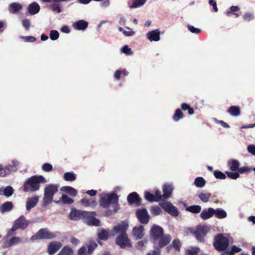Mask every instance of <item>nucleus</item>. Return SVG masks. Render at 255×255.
I'll list each match as a JSON object with an SVG mask.
<instances>
[{"instance_id":"nucleus-1","label":"nucleus","mask_w":255,"mask_h":255,"mask_svg":"<svg viewBox=\"0 0 255 255\" xmlns=\"http://www.w3.org/2000/svg\"><path fill=\"white\" fill-rule=\"evenodd\" d=\"M119 196L115 193L102 195L99 200L100 205L104 208H108L112 205L113 210H107L105 212V216L109 217L116 213L119 210Z\"/></svg>"},{"instance_id":"nucleus-2","label":"nucleus","mask_w":255,"mask_h":255,"mask_svg":"<svg viewBox=\"0 0 255 255\" xmlns=\"http://www.w3.org/2000/svg\"><path fill=\"white\" fill-rule=\"evenodd\" d=\"M46 182V179L41 175L32 176L25 182L23 190L24 192H35L39 189L40 183Z\"/></svg>"},{"instance_id":"nucleus-3","label":"nucleus","mask_w":255,"mask_h":255,"mask_svg":"<svg viewBox=\"0 0 255 255\" xmlns=\"http://www.w3.org/2000/svg\"><path fill=\"white\" fill-rule=\"evenodd\" d=\"M59 187L58 184H50L45 187L42 201L44 206L47 205L52 201L53 196L58 191Z\"/></svg>"},{"instance_id":"nucleus-4","label":"nucleus","mask_w":255,"mask_h":255,"mask_svg":"<svg viewBox=\"0 0 255 255\" xmlns=\"http://www.w3.org/2000/svg\"><path fill=\"white\" fill-rule=\"evenodd\" d=\"M29 222L26 220L25 217L23 216L19 217L16 220L10 230L7 232L8 236H13L15 234V231L18 229L23 230L25 229L28 226Z\"/></svg>"},{"instance_id":"nucleus-5","label":"nucleus","mask_w":255,"mask_h":255,"mask_svg":"<svg viewBox=\"0 0 255 255\" xmlns=\"http://www.w3.org/2000/svg\"><path fill=\"white\" fill-rule=\"evenodd\" d=\"M229 245V239L222 234H218L214 238V247L218 251L227 250Z\"/></svg>"},{"instance_id":"nucleus-6","label":"nucleus","mask_w":255,"mask_h":255,"mask_svg":"<svg viewBox=\"0 0 255 255\" xmlns=\"http://www.w3.org/2000/svg\"><path fill=\"white\" fill-rule=\"evenodd\" d=\"M56 237V234L51 232L47 228H42L40 229L35 235L31 238V241L38 240H50L55 238Z\"/></svg>"},{"instance_id":"nucleus-7","label":"nucleus","mask_w":255,"mask_h":255,"mask_svg":"<svg viewBox=\"0 0 255 255\" xmlns=\"http://www.w3.org/2000/svg\"><path fill=\"white\" fill-rule=\"evenodd\" d=\"M209 230L210 228L206 225H198L195 230V232H194V235L199 242H204L205 241L204 237Z\"/></svg>"},{"instance_id":"nucleus-8","label":"nucleus","mask_w":255,"mask_h":255,"mask_svg":"<svg viewBox=\"0 0 255 255\" xmlns=\"http://www.w3.org/2000/svg\"><path fill=\"white\" fill-rule=\"evenodd\" d=\"M160 206L166 212L171 215L177 217L179 215V212L177 208L172 205L168 201H165L160 203Z\"/></svg>"},{"instance_id":"nucleus-9","label":"nucleus","mask_w":255,"mask_h":255,"mask_svg":"<svg viewBox=\"0 0 255 255\" xmlns=\"http://www.w3.org/2000/svg\"><path fill=\"white\" fill-rule=\"evenodd\" d=\"M171 241V237L169 234L163 235L158 239L156 242L152 241L153 244L154 245V247H157L160 250L161 248H164L166 246L168 245V244Z\"/></svg>"},{"instance_id":"nucleus-10","label":"nucleus","mask_w":255,"mask_h":255,"mask_svg":"<svg viewBox=\"0 0 255 255\" xmlns=\"http://www.w3.org/2000/svg\"><path fill=\"white\" fill-rule=\"evenodd\" d=\"M116 243L122 249H124L127 247H131V244L127 234H119L116 238Z\"/></svg>"},{"instance_id":"nucleus-11","label":"nucleus","mask_w":255,"mask_h":255,"mask_svg":"<svg viewBox=\"0 0 255 255\" xmlns=\"http://www.w3.org/2000/svg\"><path fill=\"white\" fill-rule=\"evenodd\" d=\"M89 215H94V213H89V211L74 210L70 214V217L72 220H78L80 219H85Z\"/></svg>"},{"instance_id":"nucleus-12","label":"nucleus","mask_w":255,"mask_h":255,"mask_svg":"<svg viewBox=\"0 0 255 255\" xmlns=\"http://www.w3.org/2000/svg\"><path fill=\"white\" fill-rule=\"evenodd\" d=\"M164 235V230L161 227L154 225L150 230V236L152 241H157L159 238Z\"/></svg>"},{"instance_id":"nucleus-13","label":"nucleus","mask_w":255,"mask_h":255,"mask_svg":"<svg viewBox=\"0 0 255 255\" xmlns=\"http://www.w3.org/2000/svg\"><path fill=\"white\" fill-rule=\"evenodd\" d=\"M97 246L95 242H90L87 246L88 251L86 247L83 246L78 250V255H90Z\"/></svg>"},{"instance_id":"nucleus-14","label":"nucleus","mask_w":255,"mask_h":255,"mask_svg":"<svg viewBox=\"0 0 255 255\" xmlns=\"http://www.w3.org/2000/svg\"><path fill=\"white\" fill-rule=\"evenodd\" d=\"M136 216L139 221L141 224H147L149 222V216L145 209L137 210Z\"/></svg>"},{"instance_id":"nucleus-15","label":"nucleus","mask_w":255,"mask_h":255,"mask_svg":"<svg viewBox=\"0 0 255 255\" xmlns=\"http://www.w3.org/2000/svg\"><path fill=\"white\" fill-rule=\"evenodd\" d=\"M127 200L129 204L131 205H135L136 206H139L141 203V199L135 192H132L128 195Z\"/></svg>"},{"instance_id":"nucleus-16","label":"nucleus","mask_w":255,"mask_h":255,"mask_svg":"<svg viewBox=\"0 0 255 255\" xmlns=\"http://www.w3.org/2000/svg\"><path fill=\"white\" fill-rule=\"evenodd\" d=\"M62 247V244L58 242H51L47 247V253L49 255L55 254Z\"/></svg>"},{"instance_id":"nucleus-17","label":"nucleus","mask_w":255,"mask_h":255,"mask_svg":"<svg viewBox=\"0 0 255 255\" xmlns=\"http://www.w3.org/2000/svg\"><path fill=\"white\" fill-rule=\"evenodd\" d=\"M22 242L21 239L19 237L14 236L9 240L4 242L2 247L4 249L9 248L13 245L19 244Z\"/></svg>"},{"instance_id":"nucleus-18","label":"nucleus","mask_w":255,"mask_h":255,"mask_svg":"<svg viewBox=\"0 0 255 255\" xmlns=\"http://www.w3.org/2000/svg\"><path fill=\"white\" fill-rule=\"evenodd\" d=\"M173 190V187L171 184H164L162 186V191L163 194L162 197L165 200L168 199L172 195Z\"/></svg>"},{"instance_id":"nucleus-19","label":"nucleus","mask_w":255,"mask_h":255,"mask_svg":"<svg viewBox=\"0 0 255 255\" xmlns=\"http://www.w3.org/2000/svg\"><path fill=\"white\" fill-rule=\"evenodd\" d=\"M128 224L126 222H122L121 224H119L116 226H115L113 229V231L116 233L118 234H126V231L128 228Z\"/></svg>"},{"instance_id":"nucleus-20","label":"nucleus","mask_w":255,"mask_h":255,"mask_svg":"<svg viewBox=\"0 0 255 255\" xmlns=\"http://www.w3.org/2000/svg\"><path fill=\"white\" fill-rule=\"evenodd\" d=\"M39 198L37 196H34L31 198H28L26 204V208L27 211H29L32 208L34 207L37 204Z\"/></svg>"},{"instance_id":"nucleus-21","label":"nucleus","mask_w":255,"mask_h":255,"mask_svg":"<svg viewBox=\"0 0 255 255\" xmlns=\"http://www.w3.org/2000/svg\"><path fill=\"white\" fill-rule=\"evenodd\" d=\"M89 213H94V215H89L88 217H86L85 218V219H87V224L89 225H92L95 226H100V221L99 219L95 218L96 215V213L95 212H89Z\"/></svg>"},{"instance_id":"nucleus-22","label":"nucleus","mask_w":255,"mask_h":255,"mask_svg":"<svg viewBox=\"0 0 255 255\" xmlns=\"http://www.w3.org/2000/svg\"><path fill=\"white\" fill-rule=\"evenodd\" d=\"M133 237L136 239H140L144 236L143 227L140 225L139 227H135L132 229Z\"/></svg>"},{"instance_id":"nucleus-23","label":"nucleus","mask_w":255,"mask_h":255,"mask_svg":"<svg viewBox=\"0 0 255 255\" xmlns=\"http://www.w3.org/2000/svg\"><path fill=\"white\" fill-rule=\"evenodd\" d=\"M147 37L150 41H157L160 39V31L155 29L147 33Z\"/></svg>"},{"instance_id":"nucleus-24","label":"nucleus","mask_w":255,"mask_h":255,"mask_svg":"<svg viewBox=\"0 0 255 255\" xmlns=\"http://www.w3.org/2000/svg\"><path fill=\"white\" fill-rule=\"evenodd\" d=\"M214 215V209L209 208L208 209H204L200 214L201 218L205 220L212 217Z\"/></svg>"},{"instance_id":"nucleus-25","label":"nucleus","mask_w":255,"mask_h":255,"mask_svg":"<svg viewBox=\"0 0 255 255\" xmlns=\"http://www.w3.org/2000/svg\"><path fill=\"white\" fill-rule=\"evenodd\" d=\"M15 166L16 165L14 166L8 165L3 168L2 165H0V176L4 177L6 175L9 174L11 171H15L16 169H13Z\"/></svg>"},{"instance_id":"nucleus-26","label":"nucleus","mask_w":255,"mask_h":255,"mask_svg":"<svg viewBox=\"0 0 255 255\" xmlns=\"http://www.w3.org/2000/svg\"><path fill=\"white\" fill-rule=\"evenodd\" d=\"M146 0H129L128 5L130 8H134L143 5Z\"/></svg>"},{"instance_id":"nucleus-27","label":"nucleus","mask_w":255,"mask_h":255,"mask_svg":"<svg viewBox=\"0 0 255 255\" xmlns=\"http://www.w3.org/2000/svg\"><path fill=\"white\" fill-rule=\"evenodd\" d=\"M88 26V22L84 20H79L73 24V27L77 30H85Z\"/></svg>"},{"instance_id":"nucleus-28","label":"nucleus","mask_w":255,"mask_h":255,"mask_svg":"<svg viewBox=\"0 0 255 255\" xmlns=\"http://www.w3.org/2000/svg\"><path fill=\"white\" fill-rule=\"evenodd\" d=\"M27 9L31 15H34L39 11L40 6L37 3L33 2L29 4Z\"/></svg>"},{"instance_id":"nucleus-29","label":"nucleus","mask_w":255,"mask_h":255,"mask_svg":"<svg viewBox=\"0 0 255 255\" xmlns=\"http://www.w3.org/2000/svg\"><path fill=\"white\" fill-rule=\"evenodd\" d=\"M60 190L61 191L66 193L73 197H75L77 194L76 190L70 186H63L61 188Z\"/></svg>"},{"instance_id":"nucleus-30","label":"nucleus","mask_w":255,"mask_h":255,"mask_svg":"<svg viewBox=\"0 0 255 255\" xmlns=\"http://www.w3.org/2000/svg\"><path fill=\"white\" fill-rule=\"evenodd\" d=\"M13 208V204L11 202L7 201L2 204L0 208V211L2 213L10 211Z\"/></svg>"},{"instance_id":"nucleus-31","label":"nucleus","mask_w":255,"mask_h":255,"mask_svg":"<svg viewBox=\"0 0 255 255\" xmlns=\"http://www.w3.org/2000/svg\"><path fill=\"white\" fill-rule=\"evenodd\" d=\"M22 5L16 2H13L10 4L9 11L12 13H15L22 9Z\"/></svg>"},{"instance_id":"nucleus-32","label":"nucleus","mask_w":255,"mask_h":255,"mask_svg":"<svg viewBox=\"0 0 255 255\" xmlns=\"http://www.w3.org/2000/svg\"><path fill=\"white\" fill-rule=\"evenodd\" d=\"M228 165L230 166V169L232 171H236L239 170L240 162L236 159H233L228 161Z\"/></svg>"},{"instance_id":"nucleus-33","label":"nucleus","mask_w":255,"mask_h":255,"mask_svg":"<svg viewBox=\"0 0 255 255\" xmlns=\"http://www.w3.org/2000/svg\"><path fill=\"white\" fill-rule=\"evenodd\" d=\"M228 112L232 116L237 117L240 115V108L238 106H231L228 110Z\"/></svg>"},{"instance_id":"nucleus-34","label":"nucleus","mask_w":255,"mask_h":255,"mask_svg":"<svg viewBox=\"0 0 255 255\" xmlns=\"http://www.w3.org/2000/svg\"><path fill=\"white\" fill-rule=\"evenodd\" d=\"M214 215L218 219H223L227 216L226 211L220 208L214 209Z\"/></svg>"},{"instance_id":"nucleus-35","label":"nucleus","mask_w":255,"mask_h":255,"mask_svg":"<svg viewBox=\"0 0 255 255\" xmlns=\"http://www.w3.org/2000/svg\"><path fill=\"white\" fill-rule=\"evenodd\" d=\"M98 238L100 240H107L110 236L109 232L105 229H102L98 233Z\"/></svg>"},{"instance_id":"nucleus-36","label":"nucleus","mask_w":255,"mask_h":255,"mask_svg":"<svg viewBox=\"0 0 255 255\" xmlns=\"http://www.w3.org/2000/svg\"><path fill=\"white\" fill-rule=\"evenodd\" d=\"M184 117V115L181 110L180 109H177L176 110L175 113L172 117V119L175 122H178L180 120L183 119Z\"/></svg>"},{"instance_id":"nucleus-37","label":"nucleus","mask_w":255,"mask_h":255,"mask_svg":"<svg viewBox=\"0 0 255 255\" xmlns=\"http://www.w3.org/2000/svg\"><path fill=\"white\" fill-rule=\"evenodd\" d=\"M200 249L198 247H191L185 250V255H198Z\"/></svg>"},{"instance_id":"nucleus-38","label":"nucleus","mask_w":255,"mask_h":255,"mask_svg":"<svg viewBox=\"0 0 255 255\" xmlns=\"http://www.w3.org/2000/svg\"><path fill=\"white\" fill-rule=\"evenodd\" d=\"M186 210L192 213L197 214L201 212V207L199 205H192L187 207Z\"/></svg>"},{"instance_id":"nucleus-39","label":"nucleus","mask_w":255,"mask_h":255,"mask_svg":"<svg viewBox=\"0 0 255 255\" xmlns=\"http://www.w3.org/2000/svg\"><path fill=\"white\" fill-rule=\"evenodd\" d=\"M240 10V8L238 6H232L230 7L229 9L226 11V14L228 16H229L230 14L233 13L234 15L236 17H238L239 15L236 13V12L239 11Z\"/></svg>"},{"instance_id":"nucleus-40","label":"nucleus","mask_w":255,"mask_h":255,"mask_svg":"<svg viewBox=\"0 0 255 255\" xmlns=\"http://www.w3.org/2000/svg\"><path fill=\"white\" fill-rule=\"evenodd\" d=\"M194 184L196 187L198 188H202L205 186L206 181L203 177H198L195 179Z\"/></svg>"},{"instance_id":"nucleus-41","label":"nucleus","mask_w":255,"mask_h":255,"mask_svg":"<svg viewBox=\"0 0 255 255\" xmlns=\"http://www.w3.org/2000/svg\"><path fill=\"white\" fill-rule=\"evenodd\" d=\"M73 251L68 246H64L57 255H72Z\"/></svg>"},{"instance_id":"nucleus-42","label":"nucleus","mask_w":255,"mask_h":255,"mask_svg":"<svg viewBox=\"0 0 255 255\" xmlns=\"http://www.w3.org/2000/svg\"><path fill=\"white\" fill-rule=\"evenodd\" d=\"M211 196V194L209 193L201 192L198 194V197L203 202L206 203L209 201V198Z\"/></svg>"},{"instance_id":"nucleus-43","label":"nucleus","mask_w":255,"mask_h":255,"mask_svg":"<svg viewBox=\"0 0 255 255\" xmlns=\"http://www.w3.org/2000/svg\"><path fill=\"white\" fill-rule=\"evenodd\" d=\"M241 249L236 246H233L231 249H228L226 251V253L229 255H234L236 253L241 251Z\"/></svg>"},{"instance_id":"nucleus-44","label":"nucleus","mask_w":255,"mask_h":255,"mask_svg":"<svg viewBox=\"0 0 255 255\" xmlns=\"http://www.w3.org/2000/svg\"><path fill=\"white\" fill-rule=\"evenodd\" d=\"M64 179L67 181H73L76 179V176L73 173L68 172L64 174Z\"/></svg>"},{"instance_id":"nucleus-45","label":"nucleus","mask_w":255,"mask_h":255,"mask_svg":"<svg viewBox=\"0 0 255 255\" xmlns=\"http://www.w3.org/2000/svg\"><path fill=\"white\" fill-rule=\"evenodd\" d=\"M172 246L177 251L179 252L181 247V243L179 239H174L172 243Z\"/></svg>"},{"instance_id":"nucleus-46","label":"nucleus","mask_w":255,"mask_h":255,"mask_svg":"<svg viewBox=\"0 0 255 255\" xmlns=\"http://www.w3.org/2000/svg\"><path fill=\"white\" fill-rule=\"evenodd\" d=\"M214 175L217 179L223 180L226 178V175L225 174L217 170L214 171Z\"/></svg>"},{"instance_id":"nucleus-47","label":"nucleus","mask_w":255,"mask_h":255,"mask_svg":"<svg viewBox=\"0 0 255 255\" xmlns=\"http://www.w3.org/2000/svg\"><path fill=\"white\" fill-rule=\"evenodd\" d=\"M61 200L63 204H71L74 202V201L71 198H69L66 195L63 194L61 198Z\"/></svg>"},{"instance_id":"nucleus-48","label":"nucleus","mask_w":255,"mask_h":255,"mask_svg":"<svg viewBox=\"0 0 255 255\" xmlns=\"http://www.w3.org/2000/svg\"><path fill=\"white\" fill-rule=\"evenodd\" d=\"M226 174L227 176L232 179H237L240 177V174L238 172H232L230 171H226Z\"/></svg>"},{"instance_id":"nucleus-49","label":"nucleus","mask_w":255,"mask_h":255,"mask_svg":"<svg viewBox=\"0 0 255 255\" xmlns=\"http://www.w3.org/2000/svg\"><path fill=\"white\" fill-rule=\"evenodd\" d=\"M144 197L145 199L150 202H156L154 195L149 192H145L144 194Z\"/></svg>"},{"instance_id":"nucleus-50","label":"nucleus","mask_w":255,"mask_h":255,"mask_svg":"<svg viewBox=\"0 0 255 255\" xmlns=\"http://www.w3.org/2000/svg\"><path fill=\"white\" fill-rule=\"evenodd\" d=\"M49 37L52 40H56L59 38V33L56 30H52L50 31Z\"/></svg>"},{"instance_id":"nucleus-51","label":"nucleus","mask_w":255,"mask_h":255,"mask_svg":"<svg viewBox=\"0 0 255 255\" xmlns=\"http://www.w3.org/2000/svg\"><path fill=\"white\" fill-rule=\"evenodd\" d=\"M13 189L11 186H7L3 190V195L6 197H9L12 195Z\"/></svg>"},{"instance_id":"nucleus-52","label":"nucleus","mask_w":255,"mask_h":255,"mask_svg":"<svg viewBox=\"0 0 255 255\" xmlns=\"http://www.w3.org/2000/svg\"><path fill=\"white\" fill-rule=\"evenodd\" d=\"M151 214L154 216H157L160 214L162 212L161 209L158 206H155L151 209Z\"/></svg>"},{"instance_id":"nucleus-53","label":"nucleus","mask_w":255,"mask_h":255,"mask_svg":"<svg viewBox=\"0 0 255 255\" xmlns=\"http://www.w3.org/2000/svg\"><path fill=\"white\" fill-rule=\"evenodd\" d=\"M243 18L245 21H250L254 19V15L252 13L247 12L243 15Z\"/></svg>"},{"instance_id":"nucleus-54","label":"nucleus","mask_w":255,"mask_h":255,"mask_svg":"<svg viewBox=\"0 0 255 255\" xmlns=\"http://www.w3.org/2000/svg\"><path fill=\"white\" fill-rule=\"evenodd\" d=\"M154 195L155 198L157 200L156 202L165 200L164 198L162 197V195L161 194V192L158 189L155 191V194Z\"/></svg>"},{"instance_id":"nucleus-55","label":"nucleus","mask_w":255,"mask_h":255,"mask_svg":"<svg viewBox=\"0 0 255 255\" xmlns=\"http://www.w3.org/2000/svg\"><path fill=\"white\" fill-rule=\"evenodd\" d=\"M42 169L45 172H49L52 170L53 166L50 163H45L42 165Z\"/></svg>"},{"instance_id":"nucleus-56","label":"nucleus","mask_w":255,"mask_h":255,"mask_svg":"<svg viewBox=\"0 0 255 255\" xmlns=\"http://www.w3.org/2000/svg\"><path fill=\"white\" fill-rule=\"evenodd\" d=\"M187 27L189 30L192 33L198 34L201 32V30L200 29L196 28L193 26L188 25Z\"/></svg>"},{"instance_id":"nucleus-57","label":"nucleus","mask_w":255,"mask_h":255,"mask_svg":"<svg viewBox=\"0 0 255 255\" xmlns=\"http://www.w3.org/2000/svg\"><path fill=\"white\" fill-rule=\"evenodd\" d=\"M50 8L53 11H56L57 13H60L61 11V7L58 3H54L50 6Z\"/></svg>"},{"instance_id":"nucleus-58","label":"nucleus","mask_w":255,"mask_h":255,"mask_svg":"<svg viewBox=\"0 0 255 255\" xmlns=\"http://www.w3.org/2000/svg\"><path fill=\"white\" fill-rule=\"evenodd\" d=\"M21 38L25 42H33L36 41V38L33 36H21Z\"/></svg>"},{"instance_id":"nucleus-59","label":"nucleus","mask_w":255,"mask_h":255,"mask_svg":"<svg viewBox=\"0 0 255 255\" xmlns=\"http://www.w3.org/2000/svg\"><path fill=\"white\" fill-rule=\"evenodd\" d=\"M252 169L250 167H247V166H244L241 168H239L238 172L241 174H243L244 173L249 172L250 171H251Z\"/></svg>"},{"instance_id":"nucleus-60","label":"nucleus","mask_w":255,"mask_h":255,"mask_svg":"<svg viewBox=\"0 0 255 255\" xmlns=\"http://www.w3.org/2000/svg\"><path fill=\"white\" fill-rule=\"evenodd\" d=\"M147 243V241H140L138 242L136 245V248L139 250H143L144 245Z\"/></svg>"},{"instance_id":"nucleus-61","label":"nucleus","mask_w":255,"mask_h":255,"mask_svg":"<svg viewBox=\"0 0 255 255\" xmlns=\"http://www.w3.org/2000/svg\"><path fill=\"white\" fill-rule=\"evenodd\" d=\"M23 26L26 30H29L30 26V23L29 19H25L22 21Z\"/></svg>"},{"instance_id":"nucleus-62","label":"nucleus","mask_w":255,"mask_h":255,"mask_svg":"<svg viewBox=\"0 0 255 255\" xmlns=\"http://www.w3.org/2000/svg\"><path fill=\"white\" fill-rule=\"evenodd\" d=\"M122 51L127 55H130L132 53L131 49L129 48L128 45L124 46L122 48Z\"/></svg>"},{"instance_id":"nucleus-63","label":"nucleus","mask_w":255,"mask_h":255,"mask_svg":"<svg viewBox=\"0 0 255 255\" xmlns=\"http://www.w3.org/2000/svg\"><path fill=\"white\" fill-rule=\"evenodd\" d=\"M154 250L148 253L146 255H160L161 250L157 247H154Z\"/></svg>"},{"instance_id":"nucleus-64","label":"nucleus","mask_w":255,"mask_h":255,"mask_svg":"<svg viewBox=\"0 0 255 255\" xmlns=\"http://www.w3.org/2000/svg\"><path fill=\"white\" fill-rule=\"evenodd\" d=\"M90 200L88 198H83L81 200V203L85 207L90 206Z\"/></svg>"}]
</instances>
